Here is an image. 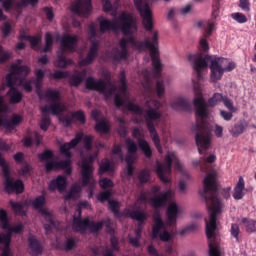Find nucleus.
<instances>
[{"instance_id": "nucleus-4", "label": "nucleus", "mask_w": 256, "mask_h": 256, "mask_svg": "<svg viewBox=\"0 0 256 256\" xmlns=\"http://www.w3.org/2000/svg\"><path fill=\"white\" fill-rule=\"evenodd\" d=\"M188 61L191 63L195 73H196V81L195 83H201L203 80L204 69H207L210 63V80L212 83H217V81H221L223 79V74L225 70V64L227 63V58L213 57L210 55L203 56L201 53L189 54L187 56Z\"/></svg>"}, {"instance_id": "nucleus-45", "label": "nucleus", "mask_w": 256, "mask_h": 256, "mask_svg": "<svg viewBox=\"0 0 256 256\" xmlns=\"http://www.w3.org/2000/svg\"><path fill=\"white\" fill-rule=\"evenodd\" d=\"M0 221L2 223V229H9V218L7 216V211L4 209L0 210Z\"/></svg>"}, {"instance_id": "nucleus-35", "label": "nucleus", "mask_w": 256, "mask_h": 256, "mask_svg": "<svg viewBox=\"0 0 256 256\" xmlns=\"http://www.w3.org/2000/svg\"><path fill=\"white\" fill-rule=\"evenodd\" d=\"M241 223L244 225L247 233H256V220L242 218Z\"/></svg>"}, {"instance_id": "nucleus-3", "label": "nucleus", "mask_w": 256, "mask_h": 256, "mask_svg": "<svg viewBox=\"0 0 256 256\" xmlns=\"http://www.w3.org/2000/svg\"><path fill=\"white\" fill-rule=\"evenodd\" d=\"M83 141V134H77L74 139L70 142L64 143L60 146V152L65 155L68 159L61 161H54L53 158L55 154L53 150L46 149L42 153L38 154V159L41 163H45L46 173H51V171H57L62 169L65 175H71L73 173V167H71V149H75L79 143Z\"/></svg>"}, {"instance_id": "nucleus-27", "label": "nucleus", "mask_w": 256, "mask_h": 256, "mask_svg": "<svg viewBox=\"0 0 256 256\" xmlns=\"http://www.w3.org/2000/svg\"><path fill=\"white\" fill-rule=\"evenodd\" d=\"M247 127H249V123L247 122V120H239L236 124H234V126L230 130V133L232 137H239V135H243V133L247 131Z\"/></svg>"}, {"instance_id": "nucleus-61", "label": "nucleus", "mask_w": 256, "mask_h": 256, "mask_svg": "<svg viewBox=\"0 0 256 256\" xmlns=\"http://www.w3.org/2000/svg\"><path fill=\"white\" fill-rule=\"evenodd\" d=\"M9 232L11 233V235H13V233H16L17 235H19V233H23V224L19 223L18 225L14 226V227H10L6 228Z\"/></svg>"}, {"instance_id": "nucleus-20", "label": "nucleus", "mask_w": 256, "mask_h": 256, "mask_svg": "<svg viewBox=\"0 0 256 256\" xmlns=\"http://www.w3.org/2000/svg\"><path fill=\"white\" fill-rule=\"evenodd\" d=\"M169 199H171V190L154 195L150 199V205L153 209H161L167 205Z\"/></svg>"}, {"instance_id": "nucleus-26", "label": "nucleus", "mask_w": 256, "mask_h": 256, "mask_svg": "<svg viewBox=\"0 0 256 256\" xmlns=\"http://www.w3.org/2000/svg\"><path fill=\"white\" fill-rule=\"evenodd\" d=\"M179 214V207L177 203L172 202L167 208V224L168 225H175L177 223V215Z\"/></svg>"}, {"instance_id": "nucleus-16", "label": "nucleus", "mask_w": 256, "mask_h": 256, "mask_svg": "<svg viewBox=\"0 0 256 256\" xmlns=\"http://www.w3.org/2000/svg\"><path fill=\"white\" fill-rule=\"evenodd\" d=\"M132 137L134 139H137L138 147L142 151V153L145 155V157L147 159H151V157H153V150L151 149V145H149V142L141 138L143 137V134L141 133V130L139 128L135 127L132 130Z\"/></svg>"}, {"instance_id": "nucleus-17", "label": "nucleus", "mask_w": 256, "mask_h": 256, "mask_svg": "<svg viewBox=\"0 0 256 256\" xmlns=\"http://www.w3.org/2000/svg\"><path fill=\"white\" fill-rule=\"evenodd\" d=\"M114 105L116 107H124L127 109V111H130V113H133L134 115H143L144 110L141 108V106L133 103V102H125V100L121 97V95L116 94L114 96Z\"/></svg>"}, {"instance_id": "nucleus-32", "label": "nucleus", "mask_w": 256, "mask_h": 256, "mask_svg": "<svg viewBox=\"0 0 256 256\" xmlns=\"http://www.w3.org/2000/svg\"><path fill=\"white\" fill-rule=\"evenodd\" d=\"M8 97H10V103L12 105H17L23 101V93L17 88H10L7 92Z\"/></svg>"}, {"instance_id": "nucleus-57", "label": "nucleus", "mask_w": 256, "mask_h": 256, "mask_svg": "<svg viewBox=\"0 0 256 256\" xmlns=\"http://www.w3.org/2000/svg\"><path fill=\"white\" fill-rule=\"evenodd\" d=\"M31 171H33V168L31 167V165L25 164L19 170V175H21L22 177H27V175H31Z\"/></svg>"}, {"instance_id": "nucleus-43", "label": "nucleus", "mask_w": 256, "mask_h": 256, "mask_svg": "<svg viewBox=\"0 0 256 256\" xmlns=\"http://www.w3.org/2000/svg\"><path fill=\"white\" fill-rule=\"evenodd\" d=\"M221 13V0H213L212 2V18L217 19Z\"/></svg>"}, {"instance_id": "nucleus-50", "label": "nucleus", "mask_w": 256, "mask_h": 256, "mask_svg": "<svg viewBox=\"0 0 256 256\" xmlns=\"http://www.w3.org/2000/svg\"><path fill=\"white\" fill-rule=\"evenodd\" d=\"M213 31H215V21L209 20L207 22L204 37H211V35L213 34Z\"/></svg>"}, {"instance_id": "nucleus-53", "label": "nucleus", "mask_w": 256, "mask_h": 256, "mask_svg": "<svg viewBox=\"0 0 256 256\" xmlns=\"http://www.w3.org/2000/svg\"><path fill=\"white\" fill-rule=\"evenodd\" d=\"M83 143L86 151H91L93 149V136L91 135H86L83 138Z\"/></svg>"}, {"instance_id": "nucleus-64", "label": "nucleus", "mask_w": 256, "mask_h": 256, "mask_svg": "<svg viewBox=\"0 0 256 256\" xmlns=\"http://www.w3.org/2000/svg\"><path fill=\"white\" fill-rule=\"evenodd\" d=\"M147 251H148L149 255H151V256H165L163 254H159V251H157V248H155V246H153V244L148 245Z\"/></svg>"}, {"instance_id": "nucleus-59", "label": "nucleus", "mask_w": 256, "mask_h": 256, "mask_svg": "<svg viewBox=\"0 0 256 256\" xmlns=\"http://www.w3.org/2000/svg\"><path fill=\"white\" fill-rule=\"evenodd\" d=\"M60 121L64 125V127H71V125H73V116H61Z\"/></svg>"}, {"instance_id": "nucleus-42", "label": "nucleus", "mask_w": 256, "mask_h": 256, "mask_svg": "<svg viewBox=\"0 0 256 256\" xmlns=\"http://www.w3.org/2000/svg\"><path fill=\"white\" fill-rule=\"evenodd\" d=\"M95 129L98 133H104L107 134L109 133V124L107 123V121L105 120H101L100 122H98L95 126Z\"/></svg>"}, {"instance_id": "nucleus-58", "label": "nucleus", "mask_w": 256, "mask_h": 256, "mask_svg": "<svg viewBox=\"0 0 256 256\" xmlns=\"http://www.w3.org/2000/svg\"><path fill=\"white\" fill-rule=\"evenodd\" d=\"M2 7L5 9V11H10L12 7H19L17 6V2L15 0H2Z\"/></svg>"}, {"instance_id": "nucleus-28", "label": "nucleus", "mask_w": 256, "mask_h": 256, "mask_svg": "<svg viewBox=\"0 0 256 256\" xmlns=\"http://www.w3.org/2000/svg\"><path fill=\"white\" fill-rule=\"evenodd\" d=\"M28 243L32 256H39L43 253V246L35 236H29Z\"/></svg>"}, {"instance_id": "nucleus-2", "label": "nucleus", "mask_w": 256, "mask_h": 256, "mask_svg": "<svg viewBox=\"0 0 256 256\" xmlns=\"http://www.w3.org/2000/svg\"><path fill=\"white\" fill-rule=\"evenodd\" d=\"M195 98L193 105L195 108L196 117H198L196 125L192 130L196 131L195 141L198 147V153L203 155V151H207L211 147V130L209 129V107H215L219 103L223 102L225 98L221 93H214V95L205 101L203 97V90L201 89V83H194Z\"/></svg>"}, {"instance_id": "nucleus-33", "label": "nucleus", "mask_w": 256, "mask_h": 256, "mask_svg": "<svg viewBox=\"0 0 256 256\" xmlns=\"http://www.w3.org/2000/svg\"><path fill=\"white\" fill-rule=\"evenodd\" d=\"M172 109H182L183 111H191V104L185 98H177L171 103Z\"/></svg>"}, {"instance_id": "nucleus-47", "label": "nucleus", "mask_w": 256, "mask_h": 256, "mask_svg": "<svg viewBox=\"0 0 256 256\" xmlns=\"http://www.w3.org/2000/svg\"><path fill=\"white\" fill-rule=\"evenodd\" d=\"M72 119H76V121H79L82 125H85V122H86L85 112H83V110H78L76 112H73Z\"/></svg>"}, {"instance_id": "nucleus-11", "label": "nucleus", "mask_w": 256, "mask_h": 256, "mask_svg": "<svg viewBox=\"0 0 256 256\" xmlns=\"http://www.w3.org/2000/svg\"><path fill=\"white\" fill-rule=\"evenodd\" d=\"M167 243L171 241V233L167 231L165 222L161 219V216L157 215L154 217V225L152 226V239H159Z\"/></svg>"}, {"instance_id": "nucleus-36", "label": "nucleus", "mask_w": 256, "mask_h": 256, "mask_svg": "<svg viewBox=\"0 0 256 256\" xmlns=\"http://www.w3.org/2000/svg\"><path fill=\"white\" fill-rule=\"evenodd\" d=\"M9 203L15 215H20L21 217H25L26 214H25V210L23 209V204L19 202H14L12 200H10Z\"/></svg>"}, {"instance_id": "nucleus-52", "label": "nucleus", "mask_w": 256, "mask_h": 256, "mask_svg": "<svg viewBox=\"0 0 256 256\" xmlns=\"http://www.w3.org/2000/svg\"><path fill=\"white\" fill-rule=\"evenodd\" d=\"M69 83L70 85H72V87H79V85L83 83V77L79 75H72L70 77Z\"/></svg>"}, {"instance_id": "nucleus-41", "label": "nucleus", "mask_w": 256, "mask_h": 256, "mask_svg": "<svg viewBox=\"0 0 256 256\" xmlns=\"http://www.w3.org/2000/svg\"><path fill=\"white\" fill-rule=\"evenodd\" d=\"M138 179L139 182L144 184V183H149L151 179V171L147 169H143L138 173Z\"/></svg>"}, {"instance_id": "nucleus-14", "label": "nucleus", "mask_w": 256, "mask_h": 256, "mask_svg": "<svg viewBox=\"0 0 256 256\" xmlns=\"http://www.w3.org/2000/svg\"><path fill=\"white\" fill-rule=\"evenodd\" d=\"M7 107L3 104V99L0 98V113H5ZM23 121V118L17 114H14L11 120L0 116V127H4L7 131H13L17 125Z\"/></svg>"}, {"instance_id": "nucleus-54", "label": "nucleus", "mask_w": 256, "mask_h": 256, "mask_svg": "<svg viewBox=\"0 0 256 256\" xmlns=\"http://www.w3.org/2000/svg\"><path fill=\"white\" fill-rule=\"evenodd\" d=\"M156 93L159 98L165 95V83L163 81H157L156 83Z\"/></svg>"}, {"instance_id": "nucleus-38", "label": "nucleus", "mask_w": 256, "mask_h": 256, "mask_svg": "<svg viewBox=\"0 0 256 256\" xmlns=\"http://www.w3.org/2000/svg\"><path fill=\"white\" fill-rule=\"evenodd\" d=\"M53 51V35L50 32L45 34V47L42 49V53H49Z\"/></svg>"}, {"instance_id": "nucleus-6", "label": "nucleus", "mask_w": 256, "mask_h": 256, "mask_svg": "<svg viewBox=\"0 0 256 256\" xmlns=\"http://www.w3.org/2000/svg\"><path fill=\"white\" fill-rule=\"evenodd\" d=\"M220 212H209V220L205 218L206 237L208 239L209 256H221L220 241L217 233V215Z\"/></svg>"}, {"instance_id": "nucleus-8", "label": "nucleus", "mask_w": 256, "mask_h": 256, "mask_svg": "<svg viewBox=\"0 0 256 256\" xmlns=\"http://www.w3.org/2000/svg\"><path fill=\"white\" fill-rule=\"evenodd\" d=\"M173 163L176 171H181L183 169V166L179 162V159L177 158V154H175V152H168L164 158V163H161L159 161L156 162V175L160 179V181L164 183V185H169V183H171V172Z\"/></svg>"}, {"instance_id": "nucleus-48", "label": "nucleus", "mask_w": 256, "mask_h": 256, "mask_svg": "<svg viewBox=\"0 0 256 256\" xmlns=\"http://www.w3.org/2000/svg\"><path fill=\"white\" fill-rule=\"evenodd\" d=\"M98 201H100V203H105V201H111V191L107 190V191H103L100 192L97 196Z\"/></svg>"}, {"instance_id": "nucleus-7", "label": "nucleus", "mask_w": 256, "mask_h": 256, "mask_svg": "<svg viewBox=\"0 0 256 256\" xmlns=\"http://www.w3.org/2000/svg\"><path fill=\"white\" fill-rule=\"evenodd\" d=\"M100 32L107 33V31H119L121 29L124 35H131V29H133V16L123 12L117 20L111 21L109 19L100 18Z\"/></svg>"}, {"instance_id": "nucleus-29", "label": "nucleus", "mask_w": 256, "mask_h": 256, "mask_svg": "<svg viewBox=\"0 0 256 256\" xmlns=\"http://www.w3.org/2000/svg\"><path fill=\"white\" fill-rule=\"evenodd\" d=\"M234 199L236 201H239L245 197V179L242 178V176L239 177V180L234 187L233 195Z\"/></svg>"}, {"instance_id": "nucleus-51", "label": "nucleus", "mask_w": 256, "mask_h": 256, "mask_svg": "<svg viewBox=\"0 0 256 256\" xmlns=\"http://www.w3.org/2000/svg\"><path fill=\"white\" fill-rule=\"evenodd\" d=\"M231 17L237 23H247V16H245V14H243V13H239V12L232 13Z\"/></svg>"}, {"instance_id": "nucleus-56", "label": "nucleus", "mask_w": 256, "mask_h": 256, "mask_svg": "<svg viewBox=\"0 0 256 256\" xmlns=\"http://www.w3.org/2000/svg\"><path fill=\"white\" fill-rule=\"evenodd\" d=\"M88 29L89 41H91V45H93V41H95V37H97V28H95V25L90 24Z\"/></svg>"}, {"instance_id": "nucleus-18", "label": "nucleus", "mask_w": 256, "mask_h": 256, "mask_svg": "<svg viewBox=\"0 0 256 256\" xmlns=\"http://www.w3.org/2000/svg\"><path fill=\"white\" fill-rule=\"evenodd\" d=\"M46 203H47V200L45 199V196L40 195L33 200L32 206L36 211H39L42 217H45L46 221H51V223H53V221L51 220V212L46 208H43L45 207Z\"/></svg>"}, {"instance_id": "nucleus-24", "label": "nucleus", "mask_w": 256, "mask_h": 256, "mask_svg": "<svg viewBox=\"0 0 256 256\" xmlns=\"http://www.w3.org/2000/svg\"><path fill=\"white\" fill-rule=\"evenodd\" d=\"M56 189L60 192L63 193L65 189H67V177L63 175H58L56 179H53L49 183V190L50 191H56Z\"/></svg>"}, {"instance_id": "nucleus-19", "label": "nucleus", "mask_w": 256, "mask_h": 256, "mask_svg": "<svg viewBox=\"0 0 256 256\" xmlns=\"http://www.w3.org/2000/svg\"><path fill=\"white\" fill-rule=\"evenodd\" d=\"M99 55V42L92 41L88 54L85 58L80 60L79 65L80 67H87L88 65L93 64L97 56Z\"/></svg>"}, {"instance_id": "nucleus-9", "label": "nucleus", "mask_w": 256, "mask_h": 256, "mask_svg": "<svg viewBox=\"0 0 256 256\" xmlns=\"http://www.w3.org/2000/svg\"><path fill=\"white\" fill-rule=\"evenodd\" d=\"M77 43H79V38L77 37V35L72 36L69 34H65L64 36H62V39L60 41L62 49H67L71 53H74ZM63 50L58 52V59L55 62V66L60 67L61 69H65L67 65H71V63H73L71 59L67 60V57H65V50Z\"/></svg>"}, {"instance_id": "nucleus-60", "label": "nucleus", "mask_w": 256, "mask_h": 256, "mask_svg": "<svg viewBox=\"0 0 256 256\" xmlns=\"http://www.w3.org/2000/svg\"><path fill=\"white\" fill-rule=\"evenodd\" d=\"M201 161L204 163V167L205 169L207 168V163H215V161H217V156H215L214 154H210L208 157H201Z\"/></svg>"}, {"instance_id": "nucleus-21", "label": "nucleus", "mask_w": 256, "mask_h": 256, "mask_svg": "<svg viewBox=\"0 0 256 256\" xmlns=\"http://www.w3.org/2000/svg\"><path fill=\"white\" fill-rule=\"evenodd\" d=\"M125 145L128 151L125 161L127 165H133V163H135V157H137V143H135L131 138H126Z\"/></svg>"}, {"instance_id": "nucleus-15", "label": "nucleus", "mask_w": 256, "mask_h": 256, "mask_svg": "<svg viewBox=\"0 0 256 256\" xmlns=\"http://www.w3.org/2000/svg\"><path fill=\"white\" fill-rule=\"evenodd\" d=\"M72 13L80 15V17H89L93 6L91 0H76L71 6Z\"/></svg>"}, {"instance_id": "nucleus-55", "label": "nucleus", "mask_w": 256, "mask_h": 256, "mask_svg": "<svg viewBox=\"0 0 256 256\" xmlns=\"http://www.w3.org/2000/svg\"><path fill=\"white\" fill-rule=\"evenodd\" d=\"M35 81V78H31L30 80H26V81H21V85L23 87V89H25L27 91V93H31V91H33V82Z\"/></svg>"}, {"instance_id": "nucleus-10", "label": "nucleus", "mask_w": 256, "mask_h": 256, "mask_svg": "<svg viewBox=\"0 0 256 256\" xmlns=\"http://www.w3.org/2000/svg\"><path fill=\"white\" fill-rule=\"evenodd\" d=\"M110 88H107V82L104 80H95L93 77H88L85 82V87L89 91H98L102 93L106 98L112 97L117 91V87L113 85L111 82H108Z\"/></svg>"}, {"instance_id": "nucleus-44", "label": "nucleus", "mask_w": 256, "mask_h": 256, "mask_svg": "<svg viewBox=\"0 0 256 256\" xmlns=\"http://www.w3.org/2000/svg\"><path fill=\"white\" fill-rule=\"evenodd\" d=\"M42 115L43 117L40 121V129H42V131H47L51 125V118L47 114Z\"/></svg>"}, {"instance_id": "nucleus-1", "label": "nucleus", "mask_w": 256, "mask_h": 256, "mask_svg": "<svg viewBox=\"0 0 256 256\" xmlns=\"http://www.w3.org/2000/svg\"><path fill=\"white\" fill-rule=\"evenodd\" d=\"M134 5L142 19L144 29L148 31V33H152V38L151 40L146 39L145 41L136 40L133 36H130L127 39L121 38L119 40V47L121 50H116L112 54L113 61H123L129 57V49L127 48L128 43H130L132 48L136 49V51H145V49H149L152 65L154 67V76L159 78L161 77L163 67L161 65V60L159 59V32L153 31V10H151L147 0H134Z\"/></svg>"}, {"instance_id": "nucleus-62", "label": "nucleus", "mask_w": 256, "mask_h": 256, "mask_svg": "<svg viewBox=\"0 0 256 256\" xmlns=\"http://www.w3.org/2000/svg\"><path fill=\"white\" fill-rule=\"evenodd\" d=\"M222 101L224 106L227 107L230 112L235 113L236 109L235 106H233V101H231V99H228L227 96H225Z\"/></svg>"}, {"instance_id": "nucleus-25", "label": "nucleus", "mask_w": 256, "mask_h": 256, "mask_svg": "<svg viewBox=\"0 0 256 256\" xmlns=\"http://www.w3.org/2000/svg\"><path fill=\"white\" fill-rule=\"evenodd\" d=\"M123 215H125V217L132 218L134 221H138L139 225H143V223L147 221V214L142 210L125 209L123 211Z\"/></svg>"}, {"instance_id": "nucleus-13", "label": "nucleus", "mask_w": 256, "mask_h": 256, "mask_svg": "<svg viewBox=\"0 0 256 256\" xmlns=\"http://www.w3.org/2000/svg\"><path fill=\"white\" fill-rule=\"evenodd\" d=\"M93 156H89L88 158H82L80 162L81 167V175H82V186L87 187V185H91V179H93Z\"/></svg>"}, {"instance_id": "nucleus-39", "label": "nucleus", "mask_w": 256, "mask_h": 256, "mask_svg": "<svg viewBox=\"0 0 256 256\" xmlns=\"http://www.w3.org/2000/svg\"><path fill=\"white\" fill-rule=\"evenodd\" d=\"M88 229L90 233H99V231L103 229V221L95 222V221L89 220Z\"/></svg>"}, {"instance_id": "nucleus-31", "label": "nucleus", "mask_w": 256, "mask_h": 256, "mask_svg": "<svg viewBox=\"0 0 256 256\" xmlns=\"http://www.w3.org/2000/svg\"><path fill=\"white\" fill-rule=\"evenodd\" d=\"M115 164L113 161L109 160V158H105L101 161L99 165L98 173L99 175H105V173H114Z\"/></svg>"}, {"instance_id": "nucleus-22", "label": "nucleus", "mask_w": 256, "mask_h": 256, "mask_svg": "<svg viewBox=\"0 0 256 256\" xmlns=\"http://www.w3.org/2000/svg\"><path fill=\"white\" fill-rule=\"evenodd\" d=\"M4 188L7 193H17L18 195L25 191V185L23 184V181L16 180L13 182L11 178L4 181Z\"/></svg>"}, {"instance_id": "nucleus-63", "label": "nucleus", "mask_w": 256, "mask_h": 256, "mask_svg": "<svg viewBox=\"0 0 256 256\" xmlns=\"http://www.w3.org/2000/svg\"><path fill=\"white\" fill-rule=\"evenodd\" d=\"M29 43L32 49H35L39 43H41V36H30Z\"/></svg>"}, {"instance_id": "nucleus-5", "label": "nucleus", "mask_w": 256, "mask_h": 256, "mask_svg": "<svg viewBox=\"0 0 256 256\" xmlns=\"http://www.w3.org/2000/svg\"><path fill=\"white\" fill-rule=\"evenodd\" d=\"M147 109L144 111V119L146 127L150 133V137L158 151V153H163V146L161 145V138H159V133L155 129V122L161 119V102L159 100L146 101L145 103Z\"/></svg>"}, {"instance_id": "nucleus-37", "label": "nucleus", "mask_w": 256, "mask_h": 256, "mask_svg": "<svg viewBox=\"0 0 256 256\" xmlns=\"http://www.w3.org/2000/svg\"><path fill=\"white\" fill-rule=\"evenodd\" d=\"M81 193V187L79 186H72L68 194L65 196L66 201H71V199H79V195Z\"/></svg>"}, {"instance_id": "nucleus-23", "label": "nucleus", "mask_w": 256, "mask_h": 256, "mask_svg": "<svg viewBox=\"0 0 256 256\" xmlns=\"http://www.w3.org/2000/svg\"><path fill=\"white\" fill-rule=\"evenodd\" d=\"M65 112V105H63L61 102H53L49 106L45 105L41 107V113L42 115H45L47 113H51V115H61V113Z\"/></svg>"}, {"instance_id": "nucleus-34", "label": "nucleus", "mask_w": 256, "mask_h": 256, "mask_svg": "<svg viewBox=\"0 0 256 256\" xmlns=\"http://www.w3.org/2000/svg\"><path fill=\"white\" fill-rule=\"evenodd\" d=\"M44 99L55 103L61 100V93L59 92V90L48 89L44 93Z\"/></svg>"}, {"instance_id": "nucleus-30", "label": "nucleus", "mask_w": 256, "mask_h": 256, "mask_svg": "<svg viewBox=\"0 0 256 256\" xmlns=\"http://www.w3.org/2000/svg\"><path fill=\"white\" fill-rule=\"evenodd\" d=\"M73 229L80 231V233H85L89 229V218L81 219L80 217H74Z\"/></svg>"}, {"instance_id": "nucleus-46", "label": "nucleus", "mask_w": 256, "mask_h": 256, "mask_svg": "<svg viewBox=\"0 0 256 256\" xmlns=\"http://www.w3.org/2000/svg\"><path fill=\"white\" fill-rule=\"evenodd\" d=\"M241 233V228L239 227V224L232 223L230 228V235L236 239V241H239V234Z\"/></svg>"}, {"instance_id": "nucleus-40", "label": "nucleus", "mask_w": 256, "mask_h": 256, "mask_svg": "<svg viewBox=\"0 0 256 256\" xmlns=\"http://www.w3.org/2000/svg\"><path fill=\"white\" fill-rule=\"evenodd\" d=\"M108 207H109L110 211L112 213H114V215L116 217H121V212L119 211V207H121V205L119 204L118 201H116V200H109Z\"/></svg>"}, {"instance_id": "nucleus-49", "label": "nucleus", "mask_w": 256, "mask_h": 256, "mask_svg": "<svg viewBox=\"0 0 256 256\" xmlns=\"http://www.w3.org/2000/svg\"><path fill=\"white\" fill-rule=\"evenodd\" d=\"M114 185L113 180L109 178H103L99 181V186L101 189H111V187H114Z\"/></svg>"}, {"instance_id": "nucleus-12", "label": "nucleus", "mask_w": 256, "mask_h": 256, "mask_svg": "<svg viewBox=\"0 0 256 256\" xmlns=\"http://www.w3.org/2000/svg\"><path fill=\"white\" fill-rule=\"evenodd\" d=\"M31 70L27 66H18L17 64H12L10 67V74L6 75V85L10 89L15 88L17 83V75L21 77H27Z\"/></svg>"}]
</instances>
